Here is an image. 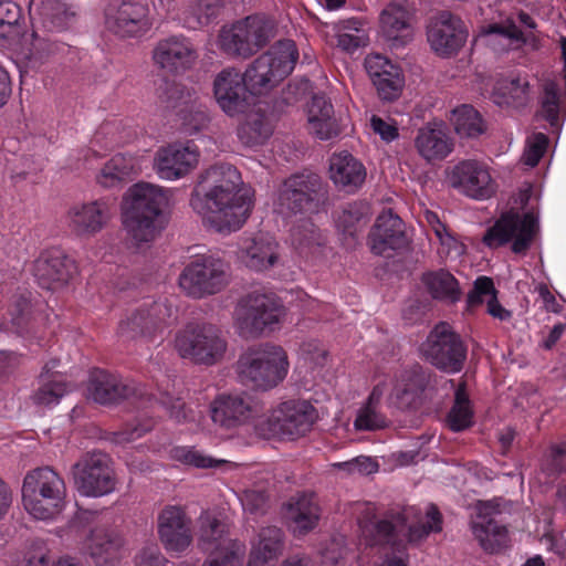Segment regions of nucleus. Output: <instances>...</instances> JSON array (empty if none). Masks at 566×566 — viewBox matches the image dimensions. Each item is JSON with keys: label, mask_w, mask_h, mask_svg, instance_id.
<instances>
[{"label": "nucleus", "mask_w": 566, "mask_h": 566, "mask_svg": "<svg viewBox=\"0 0 566 566\" xmlns=\"http://www.w3.org/2000/svg\"><path fill=\"white\" fill-rule=\"evenodd\" d=\"M327 200V189L314 172L294 174L286 178L279 190V205L293 213H315Z\"/></svg>", "instance_id": "ddd939ff"}, {"label": "nucleus", "mask_w": 566, "mask_h": 566, "mask_svg": "<svg viewBox=\"0 0 566 566\" xmlns=\"http://www.w3.org/2000/svg\"><path fill=\"white\" fill-rule=\"evenodd\" d=\"M559 88L555 81L546 80L542 84V95L539 97L541 114L551 126L558 125L559 115Z\"/></svg>", "instance_id": "5fc2aeb1"}, {"label": "nucleus", "mask_w": 566, "mask_h": 566, "mask_svg": "<svg viewBox=\"0 0 566 566\" xmlns=\"http://www.w3.org/2000/svg\"><path fill=\"white\" fill-rule=\"evenodd\" d=\"M172 457L184 464L192 465L199 469L217 468L220 467L223 462L206 455L193 447L175 448L172 451Z\"/></svg>", "instance_id": "13d9d810"}, {"label": "nucleus", "mask_w": 566, "mask_h": 566, "mask_svg": "<svg viewBox=\"0 0 566 566\" xmlns=\"http://www.w3.org/2000/svg\"><path fill=\"white\" fill-rule=\"evenodd\" d=\"M368 241L373 253L386 258L392 256L396 251L403 250L409 244L403 221L390 209L377 217L368 234Z\"/></svg>", "instance_id": "4be33fe9"}, {"label": "nucleus", "mask_w": 566, "mask_h": 566, "mask_svg": "<svg viewBox=\"0 0 566 566\" xmlns=\"http://www.w3.org/2000/svg\"><path fill=\"white\" fill-rule=\"evenodd\" d=\"M31 19L46 32H62L74 13L61 0H31Z\"/></svg>", "instance_id": "473e14b6"}, {"label": "nucleus", "mask_w": 566, "mask_h": 566, "mask_svg": "<svg viewBox=\"0 0 566 566\" xmlns=\"http://www.w3.org/2000/svg\"><path fill=\"white\" fill-rule=\"evenodd\" d=\"M69 214L70 227L77 235H93L107 224L111 209L106 201L95 200L73 207Z\"/></svg>", "instance_id": "c85d7f7f"}, {"label": "nucleus", "mask_w": 566, "mask_h": 566, "mask_svg": "<svg viewBox=\"0 0 566 566\" xmlns=\"http://www.w3.org/2000/svg\"><path fill=\"white\" fill-rule=\"evenodd\" d=\"M168 199L161 188L139 182L132 186L125 198L122 222L136 245L154 241L165 228L164 209Z\"/></svg>", "instance_id": "20e7f679"}, {"label": "nucleus", "mask_w": 566, "mask_h": 566, "mask_svg": "<svg viewBox=\"0 0 566 566\" xmlns=\"http://www.w3.org/2000/svg\"><path fill=\"white\" fill-rule=\"evenodd\" d=\"M451 120L458 135L476 137L484 130L480 113L471 105H461L452 112Z\"/></svg>", "instance_id": "8fccbe9b"}, {"label": "nucleus", "mask_w": 566, "mask_h": 566, "mask_svg": "<svg viewBox=\"0 0 566 566\" xmlns=\"http://www.w3.org/2000/svg\"><path fill=\"white\" fill-rule=\"evenodd\" d=\"M111 458L102 451L87 452L73 465L77 490L85 496H103L116 486Z\"/></svg>", "instance_id": "2eb2a0df"}, {"label": "nucleus", "mask_w": 566, "mask_h": 566, "mask_svg": "<svg viewBox=\"0 0 566 566\" xmlns=\"http://www.w3.org/2000/svg\"><path fill=\"white\" fill-rule=\"evenodd\" d=\"M284 546V533L280 527L268 526L260 530L253 545L248 566H272Z\"/></svg>", "instance_id": "c9c22d12"}, {"label": "nucleus", "mask_w": 566, "mask_h": 566, "mask_svg": "<svg viewBox=\"0 0 566 566\" xmlns=\"http://www.w3.org/2000/svg\"><path fill=\"white\" fill-rule=\"evenodd\" d=\"M424 355L427 360L438 369L457 374L464 366L468 346L450 324L440 322L427 338Z\"/></svg>", "instance_id": "4468645a"}, {"label": "nucleus", "mask_w": 566, "mask_h": 566, "mask_svg": "<svg viewBox=\"0 0 566 566\" xmlns=\"http://www.w3.org/2000/svg\"><path fill=\"white\" fill-rule=\"evenodd\" d=\"M21 493L25 511L36 520H52L65 506V482L51 467L30 470L23 479Z\"/></svg>", "instance_id": "0eeeda50"}, {"label": "nucleus", "mask_w": 566, "mask_h": 566, "mask_svg": "<svg viewBox=\"0 0 566 566\" xmlns=\"http://www.w3.org/2000/svg\"><path fill=\"white\" fill-rule=\"evenodd\" d=\"M413 20V11L407 4L395 1L388 3L379 15L380 28L385 35L412 31Z\"/></svg>", "instance_id": "a18cd8bd"}, {"label": "nucleus", "mask_w": 566, "mask_h": 566, "mask_svg": "<svg viewBox=\"0 0 566 566\" xmlns=\"http://www.w3.org/2000/svg\"><path fill=\"white\" fill-rule=\"evenodd\" d=\"M493 96L499 105L525 106L532 99L531 83L526 75H511L496 82Z\"/></svg>", "instance_id": "4c0bfd02"}, {"label": "nucleus", "mask_w": 566, "mask_h": 566, "mask_svg": "<svg viewBox=\"0 0 566 566\" xmlns=\"http://www.w3.org/2000/svg\"><path fill=\"white\" fill-rule=\"evenodd\" d=\"M422 282L431 296L436 300L455 303L461 297V289L458 280L446 270L427 272L422 275Z\"/></svg>", "instance_id": "c03bdc74"}, {"label": "nucleus", "mask_w": 566, "mask_h": 566, "mask_svg": "<svg viewBox=\"0 0 566 566\" xmlns=\"http://www.w3.org/2000/svg\"><path fill=\"white\" fill-rule=\"evenodd\" d=\"M168 316L169 308L165 303L145 302L125 319L120 321L118 333L127 339L138 337L153 339L158 333L163 332Z\"/></svg>", "instance_id": "aec40b11"}, {"label": "nucleus", "mask_w": 566, "mask_h": 566, "mask_svg": "<svg viewBox=\"0 0 566 566\" xmlns=\"http://www.w3.org/2000/svg\"><path fill=\"white\" fill-rule=\"evenodd\" d=\"M262 412L259 402L248 394L220 395L211 403L212 421L226 429L249 423L259 427Z\"/></svg>", "instance_id": "a211bd4d"}, {"label": "nucleus", "mask_w": 566, "mask_h": 566, "mask_svg": "<svg viewBox=\"0 0 566 566\" xmlns=\"http://www.w3.org/2000/svg\"><path fill=\"white\" fill-rule=\"evenodd\" d=\"M416 147L430 161L446 158L452 150V143L442 129L426 127L419 130Z\"/></svg>", "instance_id": "79ce46f5"}, {"label": "nucleus", "mask_w": 566, "mask_h": 566, "mask_svg": "<svg viewBox=\"0 0 566 566\" xmlns=\"http://www.w3.org/2000/svg\"><path fill=\"white\" fill-rule=\"evenodd\" d=\"M289 370L285 350L281 346L264 345L250 348L238 360L241 381L256 389H271L281 382Z\"/></svg>", "instance_id": "6e6552de"}, {"label": "nucleus", "mask_w": 566, "mask_h": 566, "mask_svg": "<svg viewBox=\"0 0 566 566\" xmlns=\"http://www.w3.org/2000/svg\"><path fill=\"white\" fill-rule=\"evenodd\" d=\"M166 559L156 545L144 547L136 556V566H165Z\"/></svg>", "instance_id": "774afa93"}, {"label": "nucleus", "mask_w": 566, "mask_h": 566, "mask_svg": "<svg viewBox=\"0 0 566 566\" xmlns=\"http://www.w3.org/2000/svg\"><path fill=\"white\" fill-rule=\"evenodd\" d=\"M279 245L269 237L260 234L250 240L242 250V261L256 272L273 268L279 261Z\"/></svg>", "instance_id": "e433bc0d"}, {"label": "nucleus", "mask_w": 566, "mask_h": 566, "mask_svg": "<svg viewBox=\"0 0 566 566\" xmlns=\"http://www.w3.org/2000/svg\"><path fill=\"white\" fill-rule=\"evenodd\" d=\"M49 373L50 368L45 365L40 375V386L32 396L33 402L38 406H56L73 388L72 385L65 380L62 374Z\"/></svg>", "instance_id": "58836bf2"}, {"label": "nucleus", "mask_w": 566, "mask_h": 566, "mask_svg": "<svg viewBox=\"0 0 566 566\" xmlns=\"http://www.w3.org/2000/svg\"><path fill=\"white\" fill-rule=\"evenodd\" d=\"M76 518L85 524H95L87 537V549L96 565L109 566L123 545L122 537L109 528V518L104 512L88 510L80 511Z\"/></svg>", "instance_id": "f3484780"}, {"label": "nucleus", "mask_w": 566, "mask_h": 566, "mask_svg": "<svg viewBox=\"0 0 566 566\" xmlns=\"http://www.w3.org/2000/svg\"><path fill=\"white\" fill-rule=\"evenodd\" d=\"M329 175L336 186L354 192L363 186L367 172L365 166L350 153L340 151L331 158Z\"/></svg>", "instance_id": "c756f323"}, {"label": "nucleus", "mask_w": 566, "mask_h": 566, "mask_svg": "<svg viewBox=\"0 0 566 566\" xmlns=\"http://www.w3.org/2000/svg\"><path fill=\"white\" fill-rule=\"evenodd\" d=\"M492 293H496L493 280L484 275L479 276L474 281L472 290L468 294L467 310L471 312L478 306L482 305L484 298H490Z\"/></svg>", "instance_id": "bf43d9fd"}, {"label": "nucleus", "mask_w": 566, "mask_h": 566, "mask_svg": "<svg viewBox=\"0 0 566 566\" xmlns=\"http://www.w3.org/2000/svg\"><path fill=\"white\" fill-rule=\"evenodd\" d=\"M426 35H468L463 20L449 10L432 12L426 22Z\"/></svg>", "instance_id": "de8ad7c7"}, {"label": "nucleus", "mask_w": 566, "mask_h": 566, "mask_svg": "<svg viewBox=\"0 0 566 566\" xmlns=\"http://www.w3.org/2000/svg\"><path fill=\"white\" fill-rule=\"evenodd\" d=\"M298 60V50L291 38L280 39L241 74L233 67L222 70L213 82V92L224 113L234 116L245 112L248 91L262 94L287 77Z\"/></svg>", "instance_id": "f257e3e1"}, {"label": "nucleus", "mask_w": 566, "mask_h": 566, "mask_svg": "<svg viewBox=\"0 0 566 566\" xmlns=\"http://www.w3.org/2000/svg\"><path fill=\"white\" fill-rule=\"evenodd\" d=\"M244 512L252 515L264 514L268 507V495L264 491L247 490L240 497Z\"/></svg>", "instance_id": "052dcab7"}, {"label": "nucleus", "mask_w": 566, "mask_h": 566, "mask_svg": "<svg viewBox=\"0 0 566 566\" xmlns=\"http://www.w3.org/2000/svg\"><path fill=\"white\" fill-rule=\"evenodd\" d=\"M274 28L273 19L263 13H254L223 24L218 35H269Z\"/></svg>", "instance_id": "49530a36"}, {"label": "nucleus", "mask_w": 566, "mask_h": 566, "mask_svg": "<svg viewBox=\"0 0 566 566\" xmlns=\"http://www.w3.org/2000/svg\"><path fill=\"white\" fill-rule=\"evenodd\" d=\"M317 418L316 409L308 401L291 399L282 402L266 419L268 433L294 440L305 436Z\"/></svg>", "instance_id": "dca6fc26"}, {"label": "nucleus", "mask_w": 566, "mask_h": 566, "mask_svg": "<svg viewBox=\"0 0 566 566\" xmlns=\"http://www.w3.org/2000/svg\"><path fill=\"white\" fill-rule=\"evenodd\" d=\"M536 23L526 12L511 14L504 21L489 23L480 35H525L524 31L534 29Z\"/></svg>", "instance_id": "09e8293b"}, {"label": "nucleus", "mask_w": 566, "mask_h": 566, "mask_svg": "<svg viewBox=\"0 0 566 566\" xmlns=\"http://www.w3.org/2000/svg\"><path fill=\"white\" fill-rule=\"evenodd\" d=\"M488 507L485 504L480 509L478 518L472 522V533L484 552L495 554L507 546L509 532L505 525L483 513Z\"/></svg>", "instance_id": "f704fd0d"}, {"label": "nucleus", "mask_w": 566, "mask_h": 566, "mask_svg": "<svg viewBox=\"0 0 566 566\" xmlns=\"http://www.w3.org/2000/svg\"><path fill=\"white\" fill-rule=\"evenodd\" d=\"M105 23L115 35H135L149 30L145 7L132 2L118 7L111 4L105 11Z\"/></svg>", "instance_id": "bb28decb"}, {"label": "nucleus", "mask_w": 566, "mask_h": 566, "mask_svg": "<svg viewBox=\"0 0 566 566\" xmlns=\"http://www.w3.org/2000/svg\"><path fill=\"white\" fill-rule=\"evenodd\" d=\"M431 49L441 57H450L464 45L465 38H428Z\"/></svg>", "instance_id": "69168bd1"}, {"label": "nucleus", "mask_w": 566, "mask_h": 566, "mask_svg": "<svg viewBox=\"0 0 566 566\" xmlns=\"http://www.w3.org/2000/svg\"><path fill=\"white\" fill-rule=\"evenodd\" d=\"M310 130L319 139L328 140L340 134V127L334 117V107L331 101L321 94L312 97L308 104Z\"/></svg>", "instance_id": "2f4dec72"}, {"label": "nucleus", "mask_w": 566, "mask_h": 566, "mask_svg": "<svg viewBox=\"0 0 566 566\" xmlns=\"http://www.w3.org/2000/svg\"><path fill=\"white\" fill-rule=\"evenodd\" d=\"M224 0H197L191 9L196 27H207L217 23L224 10Z\"/></svg>", "instance_id": "6e6d98bb"}, {"label": "nucleus", "mask_w": 566, "mask_h": 566, "mask_svg": "<svg viewBox=\"0 0 566 566\" xmlns=\"http://www.w3.org/2000/svg\"><path fill=\"white\" fill-rule=\"evenodd\" d=\"M269 38H218L217 45L231 57L248 59L269 43Z\"/></svg>", "instance_id": "3c124183"}, {"label": "nucleus", "mask_w": 566, "mask_h": 566, "mask_svg": "<svg viewBox=\"0 0 566 566\" xmlns=\"http://www.w3.org/2000/svg\"><path fill=\"white\" fill-rule=\"evenodd\" d=\"M548 137L544 133H535L528 142L524 154V163L527 166L535 167L541 161L548 146Z\"/></svg>", "instance_id": "680f3d73"}, {"label": "nucleus", "mask_w": 566, "mask_h": 566, "mask_svg": "<svg viewBox=\"0 0 566 566\" xmlns=\"http://www.w3.org/2000/svg\"><path fill=\"white\" fill-rule=\"evenodd\" d=\"M365 69L381 101L398 99L405 87L402 69L381 54H371L365 59Z\"/></svg>", "instance_id": "b1692460"}, {"label": "nucleus", "mask_w": 566, "mask_h": 566, "mask_svg": "<svg viewBox=\"0 0 566 566\" xmlns=\"http://www.w3.org/2000/svg\"><path fill=\"white\" fill-rule=\"evenodd\" d=\"M178 282L180 289L192 298L214 295L229 283L228 265L211 254H198L186 264Z\"/></svg>", "instance_id": "9d476101"}, {"label": "nucleus", "mask_w": 566, "mask_h": 566, "mask_svg": "<svg viewBox=\"0 0 566 566\" xmlns=\"http://www.w3.org/2000/svg\"><path fill=\"white\" fill-rule=\"evenodd\" d=\"M199 156V148L192 142L168 145L157 153L158 174L165 179H179L197 166Z\"/></svg>", "instance_id": "a878e982"}, {"label": "nucleus", "mask_w": 566, "mask_h": 566, "mask_svg": "<svg viewBox=\"0 0 566 566\" xmlns=\"http://www.w3.org/2000/svg\"><path fill=\"white\" fill-rule=\"evenodd\" d=\"M199 547L208 556L240 549V545L229 538L227 525L210 515L200 517Z\"/></svg>", "instance_id": "72a5a7b5"}, {"label": "nucleus", "mask_w": 566, "mask_h": 566, "mask_svg": "<svg viewBox=\"0 0 566 566\" xmlns=\"http://www.w3.org/2000/svg\"><path fill=\"white\" fill-rule=\"evenodd\" d=\"M273 134V125L264 113H250L238 128L240 142L248 147H258L266 143Z\"/></svg>", "instance_id": "37998d69"}, {"label": "nucleus", "mask_w": 566, "mask_h": 566, "mask_svg": "<svg viewBox=\"0 0 566 566\" xmlns=\"http://www.w3.org/2000/svg\"><path fill=\"white\" fill-rule=\"evenodd\" d=\"M22 9L13 1H0V35H24L19 30Z\"/></svg>", "instance_id": "4d7b16f0"}, {"label": "nucleus", "mask_w": 566, "mask_h": 566, "mask_svg": "<svg viewBox=\"0 0 566 566\" xmlns=\"http://www.w3.org/2000/svg\"><path fill=\"white\" fill-rule=\"evenodd\" d=\"M538 230V220L533 212L520 214L514 210L503 212L489 227L482 237V243L490 249H499L511 243L515 254H525Z\"/></svg>", "instance_id": "1a4fd4ad"}, {"label": "nucleus", "mask_w": 566, "mask_h": 566, "mask_svg": "<svg viewBox=\"0 0 566 566\" xmlns=\"http://www.w3.org/2000/svg\"><path fill=\"white\" fill-rule=\"evenodd\" d=\"M426 517V522L408 525L406 510L388 509L366 527L367 541L370 546L390 547L400 553L406 549L407 543L421 541L430 533L442 530V515L436 505L429 506Z\"/></svg>", "instance_id": "39448f33"}, {"label": "nucleus", "mask_w": 566, "mask_h": 566, "mask_svg": "<svg viewBox=\"0 0 566 566\" xmlns=\"http://www.w3.org/2000/svg\"><path fill=\"white\" fill-rule=\"evenodd\" d=\"M366 208L363 203H349L339 217V222L344 226L345 230L349 231L350 228L355 227L364 218Z\"/></svg>", "instance_id": "338daca9"}, {"label": "nucleus", "mask_w": 566, "mask_h": 566, "mask_svg": "<svg viewBox=\"0 0 566 566\" xmlns=\"http://www.w3.org/2000/svg\"><path fill=\"white\" fill-rule=\"evenodd\" d=\"M448 179L452 188L475 200L489 199L496 192V182L488 166L478 160L458 163L451 168Z\"/></svg>", "instance_id": "6ab92c4d"}, {"label": "nucleus", "mask_w": 566, "mask_h": 566, "mask_svg": "<svg viewBox=\"0 0 566 566\" xmlns=\"http://www.w3.org/2000/svg\"><path fill=\"white\" fill-rule=\"evenodd\" d=\"M31 294L23 292L15 294L9 307L12 325L20 335H28L31 331Z\"/></svg>", "instance_id": "864d4df0"}, {"label": "nucleus", "mask_w": 566, "mask_h": 566, "mask_svg": "<svg viewBox=\"0 0 566 566\" xmlns=\"http://www.w3.org/2000/svg\"><path fill=\"white\" fill-rule=\"evenodd\" d=\"M254 191L242 184L235 166L217 163L200 175L190 205L216 231L239 230L253 208Z\"/></svg>", "instance_id": "f03ea898"}, {"label": "nucleus", "mask_w": 566, "mask_h": 566, "mask_svg": "<svg viewBox=\"0 0 566 566\" xmlns=\"http://www.w3.org/2000/svg\"><path fill=\"white\" fill-rule=\"evenodd\" d=\"M184 39L165 38L159 41L153 59L160 69L169 73H179L195 64L198 54Z\"/></svg>", "instance_id": "cd10ccee"}, {"label": "nucleus", "mask_w": 566, "mask_h": 566, "mask_svg": "<svg viewBox=\"0 0 566 566\" xmlns=\"http://www.w3.org/2000/svg\"><path fill=\"white\" fill-rule=\"evenodd\" d=\"M286 517L293 532L304 535L314 530L321 517V507L316 495L302 493L292 499L286 507Z\"/></svg>", "instance_id": "7c9ffc66"}, {"label": "nucleus", "mask_w": 566, "mask_h": 566, "mask_svg": "<svg viewBox=\"0 0 566 566\" xmlns=\"http://www.w3.org/2000/svg\"><path fill=\"white\" fill-rule=\"evenodd\" d=\"M447 384L454 385L450 379L440 384L436 375L420 365H413L400 373L392 389L391 397L401 410L423 413L437 412L442 408L448 395Z\"/></svg>", "instance_id": "423d86ee"}, {"label": "nucleus", "mask_w": 566, "mask_h": 566, "mask_svg": "<svg viewBox=\"0 0 566 566\" xmlns=\"http://www.w3.org/2000/svg\"><path fill=\"white\" fill-rule=\"evenodd\" d=\"M390 421L381 410V391L375 387L354 420L357 431H377L389 427Z\"/></svg>", "instance_id": "ea45409f"}, {"label": "nucleus", "mask_w": 566, "mask_h": 566, "mask_svg": "<svg viewBox=\"0 0 566 566\" xmlns=\"http://www.w3.org/2000/svg\"><path fill=\"white\" fill-rule=\"evenodd\" d=\"M158 534L166 551L182 553L192 542L191 520L181 507L166 506L158 516Z\"/></svg>", "instance_id": "393cba45"}, {"label": "nucleus", "mask_w": 566, "mask_h": 566, "mask_svg": "<svg viewBox=\"0 0 566 566\" xmlns=\"http://www.w3.org/2000/svg\"><path fill=\"white\" fill-rule=\"evenodd\" d=\"M282 305L273 294L252 292L243 297L235 310V322L241 336L258 337L279 324Z\"/></svg>", "instance_id": "f8f14e48"}, {"label": "nucleus", "mask_w": 566, "mask_h": 566, "mask_svg": "<svg viewBox=\"0 0 566 566\" xmlns=\"http://www.w3.org/2000/svg\"><path fill=\"white\" fill-rule=\"evenodd\" d=\"M292 241L301 252L304 248L321 245L319 238L312 222H305L292 231Z\"/></svg>", "instance_id": "e2e57ef3"}, {"label": "nucleus", "mask_w": 566, "mask_h": 566, "mask_svg": "<svg viewBox=\"0 0 566 566\" xmlns=\"http://www.w3.org/2000/svg\"><path fill=\"white\" fill-rule=\"evenodd\" d=\"M133 170L132 159L122 154L113 156L102 168L97 181L105 188H112L127 179Z\"/></svg>", "instance_id": "603ef678"}, {"label": "nucleus", "mask_w": 566, "mask_h": 566, "mask_svg": "<svg viewBox=\"0 0 566 566\" xmlns=\"http://www.w3.org/2000/svg\"><path fill=\"white\" fill-rule=\"evenodd\" d=\"M176 349L182 358L207 366L219 361L227 349L220 329L209 323H189L176 335Z\"/></svg>", "instance_id": "9b49d317"}, {"label": "nucleus", "mask_w": 566, "mask_h": 566, "mask_svg": "<svg viewBox=\"0 0 566 566\" xmlns=\"http://www.w3.org/2000/svg\"><path fill=\"white\" fill-rule=\"evenodd\" d=\"M87 390L90 397L101 405L130 400L137 409L164 408L177 422L189 419L186 403L180 398H175L167 392L161 394L160 398H156L146 390L145 386L134 381H123L103 369L92 370Z\"/></svg>", "instance_id": "7ed1b4c3"}, {"label": "nucleus", "mask_w": 566, "mask_h": 566, "mask_svg": "<svg viewBox=\"0 0 566 566\" xmlns=\"http://www.w3.org/2000/svg\"><path fill=\"white\" fill-rule=\"evenodd\" d=\"M159 97L165 107L174 111L179 117L182 130L186 134H196L207 126L209 122L207 112L195 106L190 93L182 85L175 82H165V87Z\"/></svg>", "instance_id": "5701e85b"}, {"label": "nucleus", "mask_w": 566, "mask_h": 566, "mask_svg": "<svg viewBox=\"0 0 566 566\" xmlns=\"http://www.w3.org/2000/svg\"><path fill=\"white\" fill-rule=\"evenodd\" d=\"M154 426L153 418L127 422L125 427L116 433L117 442H129L143 437L150 431Z\"/></svg>", "instance_id": "0e129e2a"}, {"label": "nucleus", "mask_w": 566, "mask_h": 566, "mask_svg": "<svg viewBox=\"0 0 566 566\" xmlns=\"http://www.w3.org/2000/svg\"><path fill=\"white\" fill-rule=\"evenodd\" d=\"M31 272L43 289L69 283L77 273L75 261L60 248H50L33 261Z\"/></svg>", "instance_id": "412c9836"}, {"label": "nucleus", "mask_w": 566, "mask_h": 566, "mask_svg": "<svg viewBox=\"0 0 566 566\" xmlns=\"http://www.w3.org/2000/svg\"><path fill=\"white\" fill-rule=\"evenodd\" d=\"M474 411L467 389V382L458 384L454 401L447 415V426L453 432H462L474 423Z\"/></svg>", "instance_id": "a19ab883"}]
</instances>
